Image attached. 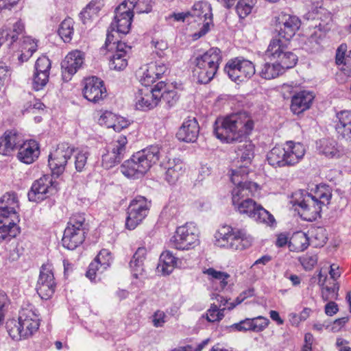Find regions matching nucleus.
<instances>
[{"label": "nucleus", "mask_w": 351, "mask_h": 351, "mask_svg": "<svg viewBox=\"0 0 351 351\" xmlns=\"http://www.w3.org/2000/svg\"><path fill=\"white\" fill-rule=\"evenodd\" d=\"M166 169L165 179L170 184H174L185 171L184 165L178 158L169 159L163 164Z\"/></svg>", "instance_id": "27"}, {"label": "nucleus", "mask_w": 351, "mask_h": 351, "mask_svg": "<svg viewBox=\"0 0 351 351\" xmlns=\"http://www.w3.org/2000/svg\"><path fill=\"white\" fill-rule=\"evenodd\" d=\"M300 25V19L297 16L285 11L275 16V31L277 32V37L279 38L291 40Z\"/></svg>", "instance_id": "12"}, {"label": "nucleus", "mask_w": 351, "mask_h": 351, "mask_svg": "<svg viewBox=\"0 0 351 351\" xmlns=\"http://www.w3.org/2000/svg\"><path fill=\"white\" fill-rule=\"evenodd\" d=\"M309 245V238L303 232H298L293 234L289 241V247L293 246L297 252L305 250Z\"/></svg>", "instance_id": "40"}, {"label": "nucleus", "mask_w": 351, "mask_h": 351, "mask_svg": "<svg viewBox=\"0 0 351 351\" xmlns=\"http://www.w3.org/2000/svg\"><path fill=\"white\" fill-rule=\"evenodd\" d=\"M290 40L279 37L271 40L265 51V56L271 61H276L287 68H293L298 62V56L289 50Z\"/></svg>", "instance_id": "7"}, {"label": "nucleus", "mask_w": 351, "mask_h": 351, "mask_svg": "<svg viewBox=\"0 0 351 351\" xmlns=\"http://www.w3.org/2000/svg\"><path fill=\"white\" fill-rule=\"evenodd\" d=\"M227 249L243 250L251 246L253 239L244 229L235 228Z\"/></svg>", "instance_id": "31"}, {"label": "nucleus", "mask_w": 351, "mask_h": 351, "mask_svg": "<svg viewBox=\"0 0 351 351\" xmlns=\"http://www.w3.org/2000/svg\"><path fill=\"white\" fill-rule=\"evenodd\" d=\"M19 326L24 339L32 337L39 328L40 319L37 309L32 304L23 306L19 311Z\"/></svg>", "instance_id": "14"}, {"label": "nucleus", "mask_w": 351, "mask_h": 351, "mask_svg": "<svg viewBox=\"0 0 351 351\" xmlns=\"http://www.w3.org/2000/svg\"><path fill=\"white\" fill-rule=\"evenodd\" d=\"M335 130L339 138L351 142V110H343L337 114Z\"/></svg>", "instance_id": "26"}, {"label": "nucleus", "mask_w": 351, "mask_h": 351, "mask_svg": "<svg viewBox=\"0 0 351 351\" xmlns=\"http://www.w3.org/2000/svg\"><path fill=\"white\" fill-rule=\"evenodd\" d=\"M311 239L315 240V245L323 246L327 241L326 231L324 228L317 227L311 230Z\"/></svg>", "instance_id": "49"}, {"label": "nucleus", "mask_w": 351, "mask_h": 351, "mask_svg": "<svg viewBox=\"0 0 351 351\" xmlns=\"http://www.w3.org/2000/svg\"><path fill=\"white\" fill-rule=\"evenodd\" d=\"M254 125L252 118L246 112L232 114L215 121L214 133L217 138L228 143H238L234 148L237 169L231 170L230 176L232 182L236 185L232 191V204L254 196L258 189L256 183L245 180L249 173L247 165L254 157V145L246 138Z\"/></svg>", "instance_id": "1"}, {"label": "nucleus", "mask_w": 351, "mask_h": 351, "mask_svg": "<svg viewBox=\"0 0 351 351\" xmlns=\"http://www.w3.org/2000/svg\"><path fill=\"white\" fill-rule=\"evenodd\" d=\"M160 155V147L151 145L125 160L121 166V172L128 178H139L158 161Z\"/></svg>", "instance_id": "3"}, {"label": "nucleus", "mask_w": 351, "mask_h": 351, "mask_svg": "<svg viewBox=\"0 0 351 351\" xmlns=\"http://www.w3.org/2000/svg\"><path fill=\"white\" fill-rule=\"evenodd\" d=\"M221 60V50L218 48H210L197 56L193 73L197 82L204 84L210 82L217 73Z\"/></svg>", "instance_id": "5"}, {"label": "nucleus", "mask_w": 351, "mask_h": 351, "mask_svg": "<svg viewBox=\"0 0 351 351\" xmlns=\"http://www.w3.org/2000/svg\"><path fill=\"white\" fill-rule=\"evenodd\" d=\"M204 273L213 279L219 280L221 289H223L228 285L226 280L230 277L228 273L217 271L213 268H208L204 271Z\"/></svg>", "instance_id": "50"}, {"label": "nucleus", "mask_w": 351, "mask_h": 351, "mask_svg": "<svg viewBox=\"0 0 351 351\" xmlns=\"http://www.w3.org/2000/svg\"><path fill=\"white\" fill-rule=\"evenodd\" d=\"M159 92L157 84L154 88L143 87L135 94V106L137 110H147L155 108L158 104Z\"/></svg>", "instance_id": "19"}, {"label": "nucleus", "mask_w": 351, "mask_h": 351, "mask_svg": "<svg viewBox=\"0 0 351 351\" xmlns=\"http://www.w3.org/2000/svg\"><path fill=\"white\" fill-rule=\"evenodd\" d=\"M10 305V300L3 291H0V326L3 324L5 312Z\"/></svg>", "instance_id": "60"}, {"label": "nucleus", "mask_w": 351, "mask_h": 351, "mask_svg": "<svg viewBox=\"0 0 351 351\" xmlns=\"http://www.w3.org/2000/svg\"><path fill=\"white\" fill-rule=\"evenodd\" d=\"M199 132V127L196 119L189 118L183 122L176 135L180 141L187 143L195 142Z\"/></svg>", "instance_id": "24"}, {"label": "nucleus", "mask_w": 351, "mask_h": 351, "mask_svg": "<svg viewBox=\"0 0 351 351\" xmlns=\"http://www.w3.org/2000/svg\"><path fill=\"white\" fill-rule=\"evenodd\" d=\"M123 3H127L131 11L137 13H149L152 10V0H125Z\"/></svg>", "instance_id": "39"}, {"label": "nucleus", "mask_w": 351, "mask_h": 351, "mask_svg": "<svg viewBox=\"0 0 351 351\" xmlns=\"http://www.w3.org/2000/svg\"><path fill=\"white\" fill-rule=\"evenodd\" d=\"M23 142L21 135L16 130H8L0 137V154L8 156L18 149Z\"/></svg>", "instance_id": "23"}, {"label": "nucleus", "mask_w": 351, "mask_h": 351, "mask_svg": "<svg viewBox=\"0 0 351 351\" xmlns=\"http://www.w3.org/2000/svg\"><path fill=\"white\" fill-rule=\"evenodd\" d=\"M147 250L144 247H140L137 249L132 259L130 262V266L134 271V276L137 278L138 274H141L144 271L143 263L145 259Z\"/></svg>", "instance_id": "36"}, {"label": "nucleus", "mask_w": 351, "mask_h": 351, "mask_svg": "<svg viewBox=\"0 0 351 351\" xmlns=\"http://www.w3.org/2000/svg\"><path fill=\"white\" fill-rule=\"evenodd\" d=\"M151 206L149 202L143 196H136L130 202L128 208V216L125 221V227L129 230H134L147 216Z\"/></svg>", "instance_id": "10"}, {"label": "nucleus", "mask_w": 351, "mask_h": 351, "mask_svg": "<svg viewBox=\"0 0 351 351\" xmlns=\"http://www.w3.org/2000/svg\"><path fill=\"white\" fill-rule=\"evenodd\" d=\"M10 209H16L18 207V199L14 193H7L0 198V206Z\"/></svg>", "instance_id": "51"}, {"label": "nucleus", "mask_w": 351, "mask_h": 351, "mask_svg": "<svg viewBox=\"0 0 351 351\" xmlns=\"http://www.w3.org/2000/svg\"><path fill=\"white\" fill-rule=\"evenodd\" d=\"M122 160V158L113 155L107 149V152L102 156V166L108 169L119 164Z\"/></svg>", "instance_id": "54"}, {"label": "nucleus", "mask_w": 351, "mask_h": 351, "mask_svg": "<svg viewBox=\"0 0 351 351\" xmlns=\"http://www.w3.org/2000/svg\"><path fill=\"white\" fill-rule=\"evenodd\" d=\"M20 233L19 226H12L6 224H0V243L3 241L9 242Z\"/></svg>", "instance_id": "44"}, {"label": "nucleus", "mask_w": 351, "mask_h": 351, "mask_svg": "<svg viewBox=\"0 0 351 351\" xmlns=\"http://www.w3.org/2000/svg\"><path fill=\"white\" fill-rule=\"evenodd\" d=\"M129 125L130 122L128 120L123 117H116L115 122L112 125H108V127L112 128L114 131L120 132L123 128H126Z\"/></svg>", "instance_id": "64"}, {"label": "nucleus", "mask_w": 351, "mask_h": 351, "mask_svg": "<svg viewBox=\"0 0 351 351\" xmlns=\"http://www.w3.org/2000/svg\"><path fill=\"white\" fill-rule=\"evenodd\" d=\"M178 259L170 251L163 252L160 256V266L164 274H169L177 265Z\"/></svg>", "instance_id": "37"}, {"label": "nucleus", "mask_w": 351, "mask_h": 351, "mask_svg": "<svg viewBox=\"0 0 351 351\" xmlns=\"http://www.w3.org/2000/svg\"><path fill=\"white\" fill-rule=\"evenodd\" d=\"M224 71L231 80L239 83L250 79L255 74L256 70L252 62L236 58L226 63Z\"/></svg>", "instance_id": "9"}, {"label": "nucleus", "mask_w": 351, "mask_h": 351, "mask_svg": "<svg viewBox=\"0 0 351 351\" xmlns=\"http://www.w3.org/2000/svg\"><path fill=\"white\" fill-rule=\"evenodd\" d=\"M257 0H238L235 9L239 18L244 19L249 15Z\"/></svg>", "instance_id": "46"}, {"label": "nucleus", "mask_w": 351, "mask_h": 351, "mask_svg": "<svg viewBox=\"0 0 351 351\" xmlns=\"http://www.w3.org/2000/svg\"><path fill=\"white\" fill-rule=\"evenodd\" d=\"M288 69L276 61H273V62H267L263 65L260 71V76L265 80L274 79L282 74Z\"/></svg>", "instance_id": "32"}, {"label": "nucleus", "mask_w": 351, "mask_h": 351, "mask_svg": "<svg viewBox=\"0 0 351 351\" xmlns=\"http://www.w3.org/2000/svg\"><path fill=\"white\" fill-rule=\"evenodd\" d=\"M115 52L110 60V67L114 70H123L128 65L127 53L131 47L125 43H118Z\"/></svg>", "instance_id": "30"}, {"label": "nucleus", "mask_w": 351, "mask_h": 351, "mask_svg": "<svg viewBox=\"0 0 351 351\" xmlns=\"http://www.w3.org/2000/svg\"><path fill=\"white\" fill-rule=\"evenodd\" d=\"M224 309L219 310L216 304H211L210 308L207 311L206 319L210 322H215L222 319L224 317Z\"/></svg>", "instance_id": "52"}, {"label": "nucleus", "mask_w": 351, "mask_h": 351, "mask_svg": "<svg viewBox=\"0 0 351 351\" xmlns=\"http://www.w3.org/2000/svg\"><path fill=\"white\" fill-rule=\"evenodd\" d=\"M127 143V138L125 136H120L108 146V150L118 158L123 159Z\"/></svg>", "instance_id": "41"}, {"label": "nucleus", "mask_w": 351, "mask_h": 351, "mask_svg": "<svg viewBox=\"0 0 351 351\" xmlns=\"http://www.w3.org/2000/svg\"><path fill=\"white\" fill-rule=\"evenodd\" d=\"M25 29V25L21 21H18L13 25L12 31L10 33L4 32V38L5 40H10V45H13L18 39L19 36L23 35Z\"/></svg>", "instance_id": "48"}, {"label": "nucleus", "mask_w": 351, "mask_h": 351, "mask_svg": "<svg viewBox=\"0 0 351 351\" xmlns=\"http://www.w3.org/2000/svg\"><path fill=\"white\" fill-rule=\"evenodd\" d=\"M75 152L73 146L62 143L49 155V166L53 175L58 176L64 172L68 160Z\"/></svg>", "instance_id": "13"}, {"label": "nucleus", "mask_w": 351, "mask_h": 351, "mask_svg": "<svg viewBox=\"0 0 351 351\" xmlns=\"http://www.w3.org/2000/svg\"><path fill=\"white\" fill-rule=\"evenodd\" d=\"M346 45H341L336 52V63L339 66V71L336 74V80L343 84L351 77V51L346 55Z\"/></svg>", "instance_id": "21"}, {"label": "nucleus", "mask_w": 351, "mask_h": 351, "mask_svg": "<svg viewBox=\"0 0 351 351\" xmlns=\"http://www.w3.org/2000/svg\"><path fill=\"white\" fill-rule=\"evenodd\" d=\"M49 75L46 73H38L34 71L32 78V87L34 90H42L48 83Z\"/></svg>", "instance_id": "47"}, {"label": "nucleus", "mask_w": 351, "mask_h": 351, "mask_svg": "<svg viewBox=\"0 0 351 351\" xmlns=\"http://www.w3.org/2000/svg\"><path fill=\"white\" fill-rule=\"evenodd\" d=\"M332 192L328 186L319 185L312 195L305 190H299L293 195L292 202L302 210L301 215L309 221L315 220L320 215L323 206H327L330 202Z\"/></svg>", "instance_id": "2"}, {"label": "nucleus", "mask_w": 351, "mask_h": 351, "mask_svg": "<svg viewBox=\"0 0 351 351\" xmlns=\"http://www.w3.org/2000/svg\"><path fill=\"white\" fill-rule=\"evenodd\" d=\"M85 221L84 214L76 213L70 217L62 239L64 247L73 250L84 242L86 234Z\"/></svg>", "instance_id": "6"}, {"label": "nucleus", "mask_w": 351, "mask_h": 351, "mask_svg": "<svg viewBox=\"0 0 351 351\" xmlns=\"http://www.w3.org/2000/svg\"><path fill=\"white\" fill-rule=\"evenodd\" d=\"M149 65V73L155 75L158 79L160 78L161 76L167 71V66L160 61L151 62Z\"/></svg>", "instance_id": "58"}, {"label": "nucleus", "mask_w": 351, "mask_h": 351, "mask_svg": "<svg viewBox=\"0 0 351 351\" xmlns=\"http://www.w3.org/2000/svg\"><path fill=\"white\" fill-rule=\"evenodd\" d=\"M193 16L204 18L203 26L198 32L194 34L195 38H200L204 36L210 29V25L212 22L211 8L205 3L198 2L195 3Z\"/></svg>", "instance_id": "25"}, {"label": "nucleus", "mask_w": 351, "mask_h": 351, "mask_svg": "<svg viewBox=\"0 0 351 351\" xmlns=\"http://www.w3.org/2000/svg\"><path fill=\"white\" fill-rule=\"evenodd\" d=\"M174 247L177 250H188L199 243V230L192 223H186L177 228L173 237Z\"/></svg>", "instance_id": "11"}, {"label": "nucleus", "mask_w": 351, "mask_h": 351, "mask_svg": "<svg viewBox=\"0 0 351 351\" xmlns=\"http://www.w3.org/2000/svg\"><path fill=\"white\" fill-rule=\"evenodd\" d=\"M83 96L88 101L93 103H99L107 96L106 88L103 80L92 76L85 78L83 81Z\"/></svg>", "instance_id": "17"}, {"label": "nucleus", "mask_w": 351, "mask_h": 351, "mask_svg": "<svg viewBox=\"0 0 351 351\" xmlns=\"http://www.w3.org/2000/svg\"><path fill=\"white\" fill-rule=\"evenodd\" d=\"M95 259L100 262L101 267H103L104 269H106L110 265L112 261L111 253L106 249H102L96 256Z\"/></svg>", "instance_id": "59"}, {"label": "nucleus", "mask_w": 351, "mask_h": 351, "mask_svg": "<svg viewBox=\"0 0 351 351\" xmlns=\"http://www.w3.org/2000/svg\"><path fill=\"white\" fill-rule=\"evenodd\" d=\"M103 1L104 0H92L80 12L84 23H86V19L93 17L94 15H96L99 12L104 5Z\"/></svg>", "instance_id": "43"}, {"label": "nucleus", "mask_w": 351, "mask_h": 351, "mask_svg": "<svg viewBox=\"0 0 351 351\" xmlns=\"http://www.w3.org/2000/svg\"><path fill=\"white\" fill-rule=\"evenodd\" d=\"M18 149L17 158L27 165L32 164L40 155L39 145L35 140L23 141Z\"/></svg>", "instance_id": "22"}, {"label": "nucleus", "mask_w": 351, "mask_h": 351, "mask_svg": "<svg viewBox=\"0 0 351 351\" xmlns=\"http://www.w3.org/2000/svg\"><path fill=\"white\" fill-rule=\"evenodd\" d=\"M21 54L19 57L21 62H26L37 50V43L29 36H23L21 39Z\"/></svg>", "instance_id": "35"}, {"label": "nucleus", "mask_w": 351, "mask_h": 351, "mask_svg": "<svg viewBox=\"0 0 351 351\" xmlns=\"http://www.w3.org/2000/svg\"><path fill=\"white\" fill-rule=\"evenodd\" d=\"M230 328L233 330L239 332L252 331L251 319L246 318L243 319L238 323L233 324Z\"/></svg>", "instance_id": "61"}, {"label": "nucleus", "mask_w": 351, "mask_h": 351, "mask_svg": "<svg viewBox=\"0 0 351 351\" xmlns=\"http://www.w3.org/2000/svg\"><path fill=\"white\" fill-rule=\"evenodd\" d=\"M157 77L149 73V65L148 64L147 69L143 72L140 82L143 87H148L150 84H153L157 80Z\"/></svg>", "instance_id": "62"}, {"label": "nucleus", "mask_w": 351, "mask_h": 351, "mask_svg": "<svg viewBox=\"0 0 351 351\" xmlns=\"http://www.w3.org/2000/svg\"><path fill=\"white\" fill-rule=\"evenodd\" d=\"M74 21L71 18L65 19L60 25L58 32L64 43H69L73 34Z\"/></svg>", "instance_id": "42"}, {"label": "nucleus", "mask_w": 351, "mask_h": 351, "mask_svg": "<svg viewBox=\"0 0 351 351\" xmlns=\"http://www.w3.org/2000/svg\"><path fill=\"white\" fill-rule=\"evenodd\" d=\"M19 217L16 212V209H10L6 207L0 206V224H4L12 226H19L17 223L19 222Z\"/></svg>", "instance_id": "38"}, {"label": "nucleus", "mask_w": 351, "mask_h": 351, "mask_svg": "<svg viewBox=\"0 0 351 351\" xmlns=\"http://www.w3.org/2000/svg\"><path fill=\"white\" fill-rule=\"evenodd\" d=\"M104 270V269L103 267H101L100 262L95 258L94 261L89 265L86 276L91 281H93L96 277L97 272L102 273Z\"/></svg>", "instance_id": "57"}, {"label": "nucleus", "mask_w": 351, "mask_h": 351, "mask_svg": "<svg viewBox=\"0 0 351 351\" xmlns=\"http://www.w3.org/2000/svg\"><path fill=\"white\" fill-rule=\"evenodd\" d=\"M56 191L51 177L45 175L33 182L27 196L30 202H38L53 194Z\"/></svg>", "instance_id": "16"}, {"label": "nucleus", "mask_w": 351, "mask_h": 351, "mask_svg": "<svg viewBox=\"0 0 351 351\" xmlns=\"http://www.w3.org/2000/svg\"><path fill=\"white\" fill-rule=\"evenodd\" d=\"M56 287L52 265L49 263L43 264L40 267L36 285L38 294L43 300H48L53 295Z\"/></svg>", "instance_id": "15"}, {"label": "nucleus", "mask_w": 351, "mask_h": 351, "mask_svg": "<svg viewBox=\"0 0 351 351\" xmlns=\"http://www.w3.org/2000/svg\"><path fill=\"white\" fill-rule=\"evenodd\" d=\"M235 228L225 225L220 227L215 234V245L219 247L227 248L230 238H232L234 232Z\"/></svg>", "instance_id": "34"}, {"label": "nucleus", "mask_w": 351, "mask_h": 351, "mask_svg": "<svg viewBox=\"0 0 351 351\" xmlns=\"http://www.w3.org/2000/svg\"><path fill=\"white\" fill-rule=\"evenodd\" d=\"M89 156L88 152L76 151L75 155V167L77 171L82 172L84 171L87 163V159Z\"/></svg>", "instance_id": "53"}, {"label": "nucleus", "mask_w": 351, "mask_h": 351, "mask_svg": "<svg viewBox=\"0 0 351 351\" xmlns=\"http://www.w3.org/2000/svg\"><path fill=\"white\" fill-rule=\"evenodd\" d=\"M51 69V61L47 56H42L37 59L35 64V71L38 73H46L49 75Z\"/></svg>", "instance_id": "55"}, {"label": "nucleus", "mask_w": 351, "mask_h": 351, "mask_svg": "<svg viewBox=\"0 0 351 351\" xmlns=\"http://www.w3.org/2000/svg\"><path fill=\"white\" fill-rule=\"evenodd\" d=\"M317 150L319 154L329 158H339L343 154L337 143L330 138H322L317 141Z\"/></svg>", "instance_id": "29"}, {"label": "nucleus", "mask_w": 351, "mask_h": 351, "mask_svg": "<svg viewBox=\"0 0 351 351\" xmlns=\"http://www.w3.org/2000/svg\"><path fill=\"white\" fill-rule=\"evenodd\" d=\"M84 53L80 50L69 53L61 63L62 78L68 82L84 64Z\"/></svg>", "instance_id": "20"}, {"label": "nucleus", "mask_w": 351, "mask_h": 351, "mask_svg": "<svg viewBox=\"0 0 351 351\" xmlns=\"http://www.w3.org/2000/svg\"><path fill=\"white\" fill-rule=\"evenodd\" d=\"M133 16L134 12L128 8L126 3L122 2L115 9V16L110 26L111 32L127 34L130 30Z\"/></svg>", "instance_id": "18"}, {"label": "nucleus", "mask_w": 351, "mask_h": 351, "mask_svg": "<svg viewBox=\"0 0 351 351\" xmlns=\"http://www.w3.org/2000/svg\"><path fill=\"white\" fill-rule=\"evenodd\" d=\"M157 90L159 92L158 103L164 102L168 107H171L178 100L177 91L175 89L167 90L166 84L163 82L157 84Z\"/></svg>", "instance_id": "33"}, {"label": "nucleus", "mask_w": 351, "mask_h": 351, "mask_svg": "<svg viewBox=\"0 0 351 351\" xmlns=\"http://www.w3.org/2000/svg\"><path fill=\"white\" fill-rule=\"evenodd\" d=\"M232 205L240 214L246 215L257 223H264L271 227L276 224L274 217L251 198H247Z\"/></svg>", "instance_id": "8"}, {"label": "nucleus", "mask_w": 351, "mask_h": 351, "mask_svg": "<svg viewBox=\"0 0 351 351\" xmlns=\"http://www.w3.org/2000/svg\"><path fill=\"white\" fill-rule=\"evenodd\" d=\"M305 154L302 144L287 141L282 146H276L267 154L269 164L275 167L293 166L299 162Z\"/></svg>", "instance_id": "4"}, {"label": "nucleus", "mask_w": 351, "mask_h": 351, "mask_svg": "<svg viewBox=\"0 0 351 351\" xmlns=\"http://www.w3.org/2000/svg\"><path fill=\"white\" fill-rule=\"evenodd\" d=\"M252 328L253 332H261L264 330L269 324V319L262 316L251 319Z\"/></svg>", "instance_id": "56"}, {"label": "nucleus", "mask_w": 351, "mask_h": 351, "mask_svg": "<svg viewBox=\"0 0 351 351\" xmlns=\"http://www.w3.org/2000/svg\"><path fill=\"white\" fill-rule=\"evenodd\" d=\"M314 95L307 90H302L294 95L291 99V109L294 114H299L310 108Z\"/></svg>", "instance_id": "28"}, {"label": "nucleus", "mask_w": 351, "mask_h": 351, "mask_svg": "<svg viewBox=\"0 0 351 351\" xmlns=\"http://www.w3.org/2000/svg\"><path fill=\"white\" fill-rule=\"evenodd\" d=\"M157 77L149 73V65L148 64L147 69L143 72L140 82L143 87H148L150 84H153L157 80Z\"/></svg>", "instance_id": "63"}, {"label": "nucleus", "mask_w": 351, "mask_h": 351, "mask_svg": "<svg viewBox=\"0 0 351 351\" xmlns=\"http://www.w3.org/2000/svg\"><path fill=\"white\" fill-rule=\"evenodd\" d=\"M7 331L10 337L14 340H21L24 339V336L22 335L21 327L19 326V317L18 320L15 319H8L5 325Z\"/></svg>", "instance_id": "45"}]
</instances>
